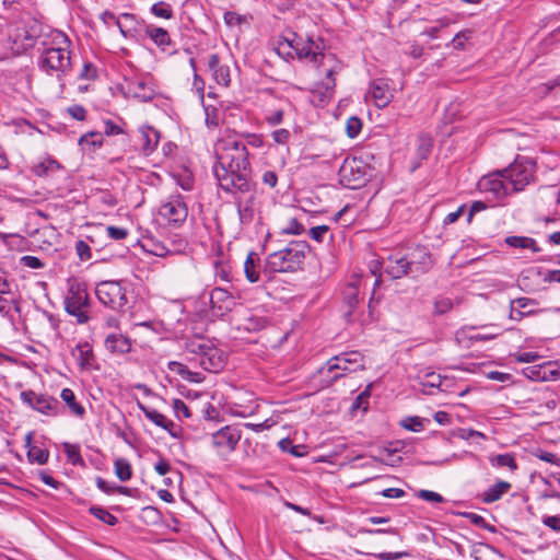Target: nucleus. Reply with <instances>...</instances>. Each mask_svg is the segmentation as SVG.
I'll return each mask as SVG.
<instances>
[{
    "mask_svg": "<svg viewBox=\"0 0 560 560\" xmlns=\"http://www.w3.org/2000/svg\"><path fill=\"white\" fill-rule=\"evenodd\" d=\"M217 163L213 173L221 189L231 187L248 191L250 176L249 153L241 135L226 129L214 143Z\"/></svg>",
    "mask_w": 560,
    "mask_h": 560,
    "instance_id": "obj_1",
    "label": "nucleus"
},
{
    "mask_svg": "<svg viewBox=\"0 0 560 560\" xmlns=\"http://www.w3.org/2000/svg\"><path fill=\"white\" fill-rule=\"evenodd\" d=\"M288 43L300 60H306L319 75H324L312 91L313 102L320 105L328 103L335 94V75L341 71L342 62L334 52L326 49L320 37H302L294 34V38Z\"/></svg>",
    "mask_w": 560,
    "mask_h": 560,
    "instance_id": "obj_2",
    "label": "nucleus"
},
{
    "mask_svg": "<svg viewBox=\"0 0 560 560\" xmlns=\"http://www.w3.org/2000/svg\"><path fill=\"white\" fill-rule=\"evenodd\" d=\"M43 50L38 57V68L49 75H56L63 90L62 78L71 71V40L57 30L50 31L47 39L43 40Z\"/></svg>",
    "mask_w": 560,
    "mask_h": 560,
    "instance_id": "obj_3",
    "label": "nucleus"
},
{
    "mask_svg": "<svg viewBox=\"0 0 560 560\" xmlns=\"http://www.w3.org/2000/svg\"><path fill=\"white\" fill-rule=\"evenodd\" d=\"M185 350L190 361L197 362L205 371L217 373L225 364V355L211 340L196 336L185 341Z\"/></svg>",
    "mask_w": 560,
    "mask_h": 560,
    "instance_id": "obj_4",
    "label": "nucleus"
},
{
    "mask_svg": "<svg viewBox=\"0 0 560 560\" xmlns=\"http://www.w3.org/2000/svg\"><path fill=\"white\" fill-rule=\"evenodd\" d=\"M307 244L301 241H292L284 248L269 254L265 261V270L275 272H293L301 268Z\"/></svg>",
    "mask_w": 560,
    "mask_h": 560,
    "instance_id": "obj_5",
    "label": "nucleus"
},
{
    "mask_svg": "<svg viewBox=\"0 0 560 560\" xmlns=\"http://www.w3.org/2000/svg\"><path fill=\"white\" fill-rule=\"evenodd\" d=\"M512 194L523 191L536 179V163L528 156H516L513 163L502 170Z\"/></svg>",
    "mask_w": 560,
    "mask_h": 560,
    "instance_id": "obj_6",
    "label": "nucleus"
},
{
    "mask_svg": "<svg viewBox=\"0 0 560 560\" xmlns=\"http://www.w3.org/2000/svg\"><path fill=\"white\" fill-rule=\"evenodd\" d=\"M65 310L69 315L75 317L79 324L89 322L90 298L84 283L72 281L69 284L65 298Z\"/></svg>",
    "mask_w": 560,
    "mask_h": 560,
    "instance_id": "obj_7",
    "label": "nucleus"
},
{
    "mask_svg": "<svg viewBox=\"0 0 560 560\" xmlns=\"http://www.w3.org/2000/svg\"><path fill=\"white\" fill-rule=\"evenodd\" d=\"M363 369V355L359 351H347L329 359L319 372L331 375V381H336L347 373H353Z\"/></svg>",
    "mask_w": 560,
    "mask_h": 560,
    "instance_id": "obj_8",
    "label": "nucleus"
},
{
    "mask_svg": "<svg viewBox=\"0 0 560 560\" xmlns=\"http://www.w3.org/2000/svg\"><path fill=\"white\" fill-rule=\"evenodd\" d=\"M98 301L113 311L122 312L128 304L127 288L122 281H102L96 285Z\"/></svg>",
    "mask_w": 560,
    "mask_h": 560,
    "instance_id": "obj_9",
    "label": "nucleus"
},
{
    "mask_svg": "<svg viewBox=\"0 0 560 560\" xmlns=\"http://www.w3.org/2000/svg\"><path fill=\"white\" fill-rule=\"evenodd\" d=\"M20 399L31 409L48 417H57L62 412V407L57 398L47 394L28 389L20 393Z\"/></svg>",
    "mask_w": 560,
    "mask_h": 560,
    "instance_id": "obj_10",
    "label": "nucleus"
},
{
    "mask_svg": "<svg viewBox=\"0 0 560 560\" xmlns=\"http://www.w3.org/2000/svg\"><path fill=\"white\" fill-rule=\"evenodd\" d=\"M341 185L350 189H358L369 180L368 167L358 159L346 160L339 168Z\"/></svg>",
    "mask_w": 560,
    "mask_h": 560,
    "instance_id": "obj_11",
    "label": "nucleus"
},
{
    "mask_svg": "<svg viewBox=\"0 0 560 560\" xmlns=\"http://www.w3.org/2000/svg\"><path fill=\"white\" fill-rule=\"evenodd\" d=\"M241 438V430L225 425L211 434V445L220 457L226 459L235 451Z\"/></svg>",
    "mask_w": 560,
    "mask_h": 560,
    "instance_id": "obj_12",
    "label": "nucleus"
},
{
    "mask_svg": "<svg viewBox=\"0 0 560 560\" xmlns=\"http://www.w3.org/2000/svg\"><path fill=\"white\" fill-rule=\"evenodd\" d=\"M159 214L173 226L182 225L188 217V207L179 194L168 196L160 206Z\"/></svg>",
    "mask_w": 560,
    "mask_h": 560,
    "instance_id": "obj_13",
    "label": "nucleus"
},
{
    "mask_svg": "<svg viewBox=\"0 0 560 560\" xmlns=\"http://www.w3.org/2000/svg\"><path fill=\"white\" fill-rule=\"evenodd\" d=\"M248 191H241L238 188L223 189L232 194L235 199V206L242 223H249L254 219V203L256 200V184L252 178L248 179Z\"/></svg>",
    "mask_w": 560,
    "mask_h": 560,
    "instance_id": "obj_14",
    "label": "nucleus"
},
{
    "mask_svg": "<svg viewBox=\"0 0 560 560\" xmlns=\"http://www.w3.org/2000/svg\"><path fill=\"white\" fill-rule=\"evenodd\" d=\"M506 184V178L501 170L482 176L478 182V188L481 192L491 195L495 200H503L513 195Z\"/></svg>",
    "mask_w": 560,
    "mask_h": 560,
    "instance_id": "obj_15",
    "label": "nucleus"
},
{
    "mask_svg": "<svg viewBox=\"0 0 560 560\" xmlns=\"http://www.w3.org/2000/svg\"><path fill=\"white\" fill-rule=\"evenodd\" d=\"M384 272L392 279H400L411 273L410 262L407 255L401 253L390 254L383 260Z\"/></svg>",
    "mask_w": 560,
    "mask_h": 560,
    "instance_id": "obj_16",
    "label": "nucleus"
},
{
    "mask_svg": "<svg viewBox=\"0 0 560 560\" xmlns=\"http://www.w3.org/2000/svg\"><path fill=\"white\" fill-rule=\"evenodd\" d=\"M21 314V299L11 290L0 293V318L15 326L16 317Z\"/></svg>",
    "mask_w": 560,
    "mask_h": 560,
    "instance_id": "obj_17",
    "label": "nucleus"
},
{
    "mask_svg": "<svg viewBox=\"0 0 560 560\" xmlns=\"http://www.w3.org/2000/svg\"><path fill=\"white\" fill-rule=\"evenodd\" d=\"M210 304L217 314L224 315L236 305V298L223 288H214L210 293Z\"/></svg>",
    "mask_w": 560,
    "mask_h": 560,
    "instance_id": "obj_18",
    "label": "nucleus"
},
{
    "mask_svg": "<svg viewBox=\"0 0 560 560\" xmlns=\"http://www.w3.org/2000/svg\"><path fill=\"white\" fill-rule=\"evenodd\" d=\"M369 94L378 108L386 107L393 100V91L384 79L374 80L370 85Z\"/></svg>",
    "mask_w": 560,
    "mask_h": 560,
    "instance_id": "obj_19",
    "label": "nucleus"
},
{
    "mask_svg": "<svg viewBox=\"0 0 560 560\" xmlns=\"http://www.w3.org/2000/svg\"><path fill=\"white\" fill-rule=\"evenodd\" d=\"M362 285V278L354 276L342 290V300L348 307L347 316H350L360 302V288Z\"/></svg>",
    "mask_w": 560,
    "mask_h": 560,
    "instance_id": "obj_20",
    "label": "nucleus"
},
{
    "mask_svg": "<svg viewBox=\"0 0 560 560\" xmlns=\"http://www.w3.org/2000/svg\"><path fill=\"white\" fill-rule=\"evenodd\" d=\"M407 256L413 275L424 273L432 267L431 255L425 247H417Z\"/></svg>",
    "mask_w": 560,
    "mask_h": 560,
    "instance_id": "obj_21",
    "label": "nucleus"
},
{
    "mask_svg": "<svg viewBox=\"0 0 560 560\" xmlns=\"http://www.w3.org/2000/svg\"><path fill=\"white\" fill-rule=\"evenodd\" d=\"M138 133V142L142 153L150 155L159 144L160 132L151 126H141Z\"/></svg>",
    "mask_w": 560,
    "mask_h": 560,
    "instance_id": "obj_22",
    "label": "nucleus"
},
{
    "mask_svg": "<svg viewBox=\"0 0 560 560\" xmlns=\"http://www.w3.org/2000/svg\"><path fill=\"white\" fill-rule=\"evenodd\" d=\"M104 346L112 354L121 355L131 351L132 342L129 337L120 332H113L106 336Z\"/></svg>",
    "mask_w": 560,
    "mask_h": 560,
    "instance_id": "obj_23",
    "label": "nucleus"
},
{
    "mask_svg": "<svg viewBox=\"0 0 560 560\" xmlns=\"http://www.w3.org/2000/svg\"><path fill=\"white\" fill-rule=\"evenodd\" d=\"M144 34L162 50L170 51L174 47L168 32L160 26L148 24L144 25Z\"/></svg>",
    "mask_w": 560,
    "mask_h": 560,
    "instance_id": "obj_24",
    "label": "nucleus"
},
{
    "mask_svg": "<svg viewBox=\"0 0 560 560\" xmlns=\"http://www.w3.org/2000/svg\"><path fill=\"white\" fill-rule=\"evenodd\" d=\"M208 67L215 82L222 86H229L231 82L230 68L222 65L217 54H212L208 59Z\"/></svg>",
    "mask_w": 560,
    "mask_h": 560,
    "instance_id": "obj_25",
    "label": "nucleus"
},
{
    "mask_svg": "<svg viewBox=\"0 0 560 560\" xmlns=\"http://www.w3.org/2000/svg\"><path fill=\"white\" fill-rule=\"evenodd\" d=\"M62 165L54 158L47 155L32 166V173L37 177H54L62 171Z\"/></svg>",
    "mask_w": 560,
    "mask_h": 560,
    "instance_id": "obj_26",
    "label": "nucleus"
},
{
    "mask_svg": "<svg viewBox=\"0 0 560 560\" xmlns=\"http://www.w3.org/2000/svg\"><path fill=\"white\" fill-rule=\"evenodd\" d=\"M73 357L77 359L81 370H90L94 361L92 347L89 342H80L72 350Z\"/></svg>",
    "mask_w": 560,
    "mask_h": 560,
    "instance_id": "obj_27",
    "label": "nucleus"
},
{
    "mask_svg": "<svg viewBox=\"0 0 560 560\" xmlns=\"http://www.w3.org/2000/svg\"><path fill=\"white\" fill-rule=\"evenodd\" d=\"M100 19L105 24H108L109 22H114L117 25L120 34L125 38H136L137 37V27L128 26L126 23H121L120 15L116 16L113 12L106 10L100 15Z\"/></svg>",
    "mask_w": 560,
    "mask_h": 560,
    "instance_id": "obj_28",
    "label": "nucleus"
},
{
    "mask_svg": "<svg viewBox=\"0 0 560 560\" xmlns=\"http://www.w3.org/2000/svg\"><path fill=\"white\" fill-rule=\"evenodd\" d=\"M511 487L512 485L510 482L500 480L483 491L482 501L485 503H493L500 500L511 489Z\"/></svg>",
    "mask_w": 560,
    "mask_h": 560,
    "instance_id": "obj_29",
    "label": "nucleus"
},
{
    "mask_svg": "<svg viewBox=\"0 0 560 560\" xmlns=\"http://www.w3.org/2000/svg\"><path fill=\"white\" fill-rule=\"evenodd\" d=\"M60 398L68 406L72 415L80 419L85 416V408L77 401L75 394L71 388H63L60 393Z\"/></svg>",
    "mask_w": 560,
    "mask_h": 560,
    "instance_id": "obj_30",
    "label": "nucleus"
},
{
    "mask_svg": "<svg viewBox=\"0 0 560 560\" xmlns=\"http://www.w3.org/2000/svg\"><path fill=\"white\" fill-rule=\"evenodd\" d=\"M505 243L515 248H522V249H528L533 253L539 252V247L537 245V242L527 236H508L505 238Z\"/></svg>",
    "mask_w": 560,
    "mask_h": 560,
    "instance_id": "obj_31",
    "label": "nucleus"
},
{
    "mask_svg": "<svg viewBox=\"0 0 560 560\" xmlns=\"http://www.w3.org/2000/svg\"><path fill=\"white\" fill-rule=\"evenodd\" d=\"M259 257L256 253L250 252L244 264V271L249 282H257L259 280V272L257 270Z\"/></svg>",
    "mask_w": 560,
    "mask_h": 560,
    "instance_id": "obj_32",
    "label": "nucleus"
},
{
    "mask_svg": "<svg viewBox=\"0 0 560 560\" xmlns=\"http://www.w3.org/2000/svg\"><path fill=\"white\" fill-rule=\"evenodd\" d=\"M137 405H138V408L144 415V417L147 419H149L151 422H153L156 427H160L163 429V428H166L167 424H170L168 419L164 415L159 412L158 410L149 408L140 401H138Z\"/></svg>",
    "mask_w": 560,
    "mask_h": 560,
    "instance_id": "obj_33",
    "label": "nucleus"
},
{
    "mask_svg": "<svg viewBox=\"0 0 560 560\" xmlns=\"http://www.w3.org/2000/svg\"><path fill=\"white\" fill-rule=\"evenodd\" d=\"M79 144L82 147L83 150L90 148H101L103 144V135L98 131L88 132L81 136V138L79 139Z\"/></svg>",
    "mask_w": 560,
    "mask_h": 560,
    "instance_id": "obj_34",
    "label": "nucleus"
},
{
    "mask_svg": "<svg viewBox=\"0 0 560 560\" xmlns=\"http://www.w3.org/2000/svg\"><path fill=\"white\" fill-rule=\"evenodd\" d=\"M115 474L120 481H127L132 476L131 465L126 458H117L115 460Z\"/></svg>",
    "mask_w": 560,
    "mask_h": 560,
    "instance_id": "obj_35",
    "label": "nucleus"
},
{
    "mask_svg": "<svg viewBox=\"0 0 560 560\" xmlns=\"http://www.w3.org/2000/svg\"><path fill=\"white\" fill-rule=\"evenodd\" d=\"M490 463L493 467H508L512 471L517 468L516 460L511 454H498L490 457Z\"/></svg>",
    "mask_w": 560,
    "mask_h": 560,
    "instance_id": "obj_36",
    "label": "nucleus"
},
{
    "mask_svg": "<svg viewBox=\"0 0 560 560\" xmlns=\"http://www.w3.org/2000/svg\"><path fill=\"white\" fill-rule=\"evenodd\" d=\"M522 374L534 382H546V371H544V363L527 366L523 369Z\"/></svg>",
    "mask_w": 560,
    "mask_h": 560,
    "instance_id": "obj_37",
    "label": "nucleus"
},
{
    "mask_svg": "<svg viewBox=\"0 0 560 560\" xmlns=\"http://www.w3.org/2000/svg\"><path fill=\"white\" fill-rule=\"evenodd\" d=\"M135 96L143 102L151 101L154 97V90L144 81H138L133 84Z\"/></svg>",
    "mask_w": 560,
    "mask_h": 560,
    "instance_id": "obj_38",
    "label": "nucleus"
},
{
    "mask_svg": "<svg viewBox=\"0 0 560 560\" xmlns=\"http://www.w3.org/2000/svg\"><path fill=\"white\" fill-rule=\"evenodd\" d=\"M49 457V452L47 450L40 448L38 446H31L27 451V458L30 463H35L38 465H44L47 463Z\"/></svg>",
    "mask_w": 560,
    "mask_h": 560,
    "instance_id": "obj_39",
    "label": "nucleus"
},
{
    "mask_svg": "<svg viewBox=\"0 0 560 560\" xmlns=\"http://www.w3.org/2000/svg\"><path fill=\"white\" fill-rule=\"evenodd\" d=\"M90 513L93 516H95L97 520H100L101 522H103L107 525H110V526L116 525L118 522V520L115 515H113L112 513H109L107 510H105L103 508L92 506L90 509Z\"/></svg>",
    "mask_w": 560,
    "mask_h": 560,
    "instance_id": "obj_40",
    "label": "nucleus"
},
{
    "mask_svg": "<svg viewBox=\"0 0 560 560\" xmlns=\"http://www.w3.org/2000/svg\"><path fill=\"white\" fill-rule=\"evenodd\" d=\"M151 13L153 15H155L156 18H162V19H166V20H171L174 16V12H173L171 4H168L164 1H159V2L154 3L151 7Z\"/></svg>",
    "mask_w": 560,
    "mask_h": 560,
    "instance_id": "obj_41",
    "label": "nucleus"
},
{
    "mask_svg": "<svg viewBox=\"0 0 560 560\" xmlns=\"http://www.w3.org/2000/svg\"><path fill=\"white\" fill-rule=\"evenodd\" d=\"M433 306L434 315H444L454 307V302L450 298L439 296L435 299Z\"/></svg>",
    "mask_w": 560,
    "mask_h": 560,
    "instance_id": "obj_42",
    "label": "nucleus"
},
{
    "mask_svg": "<svg viewBox=\"0 0 560 560\" xmlns=\"http://www.w3.org/2000/svg\"><path fill=\"white\" fill-rule=\"evenodd\" d=\"M63 450L68 457V460L72 465L83 464V458L80 454V447L77 444L63 443Z\"/></svg>",
    "mask_w": 560,
    "mask_h": 560,
    "instance_id": "obj_43",
    "label": "nucleus"
},
{
    "mask_svg": "<svg viewBox=\"0 0 560 560\" xmlns=\"http://www.w3.org/2000/svg\"><path fill=\"white\" fill-rule=\"evenodd\" d=\"M429 423V420L420 417H408L401 421V425L412 432H420L424 429V424Z\"/></svg>",
    "mask_w": 560,
    "mask_h": 560,
    "instance_id": "obj_44",
    "label": "nucleus"
},
{
    "mask_svg": "<svg viewBox=\"0 0 560 560\" xmlns=\"http://www.w3.org/2000/svg\"><path fill=\"white\" fill-rule=\"evenodd\" d=\"M417 142V154L421 160H425L431 153L432 140L427 136H420Z\"/></svg>",
    "mask_w": 560,
    "mask_h": 560,
    "instance_id": "obj_45",
    "label": "nucleus"
},
{
    "mask_svg": "<svg viewBox=\"0 0 560 560\" xmlns=\"http://www.w3.org/2000/svg\"><path fill=\"white\" fill-rule=\"evenodd\" d=\"M362 129V121L360 118L352 116L346 122V132L349 138H355Z\"/></svg>",
    "mask_w": 560,
    "mask_h": 560,
    "instance_id": "obj_46",
    "label": "nucleus"
},
{
    "mask_svg": "<svg viewBox=\"0 0 560 560\" xmlns=\"http://www.w3.org/2000/svg\"><path fill=\"white\" fill-rule=\"evenodd\" d=\"M172 407H173L174 412L177 418L183 417V418L188 419L191 417L190 409L188 408V406L185 404L184 400H182L179 398L174 399Z\"/></svg>",
    "mask_w": 560,
    "mask_h": 560,
    "instance_id": "obj_47",
    "label": "nucleus"
},
{
    "mask_svg": "<svg viewBox=\"0 0 560 560\" xmlns=\"http://www.w3.org/2000/svg\"><path fill=\"white\" fill-rule=\"evenodd\" d=\"M206 112V125L209 128H215L220 125V113L217 108L205 107Z\"/></svg>",
    "mask_w": 560,
    "mask_h": 560,
    "instance_id": "obj_48",
    "label": "nucleus"
},
{
    "mask_svg": "<svg viewBox=\"0 0 560 560\" xmlns=\"http://www.w3.org/2000/svg\"><path fill=\"white\" fill-rule=\"evenodd\" d=\"M536 313L537 312L535 310L523 311L516 305V303H514V301H511L510 318L513 320L520 322L525 316H529Z\"/></svg>",
    "mask_w": 560,
    "mask_h": 560,
    "instance_id": "obj_49",
    "label": "nucleus"
},
{
    "mask_svg": "<svg viewBox=\"0 0 560 560\" xmlns=\"http://www.w3.org/2000/svg\"><path fill=\"white\" fill-rule=\"evenodd\" d=\"M107 235L114 241L125 240L129 235L128 229L108 225L106 226Z\"/></svg>",
    "mask_w": 560,
    "mask_h": 560,
    "instance_id": "obj_50",
    "label": "nucleus"
},
{
    "mask_svg": "<svg viewBox=\"0 0 560 560\" xmlns=\"http://www.w3.org/2000/svg\"><path fill=\"white\" fill-rule=\"evenodd\" d=\"M544 371H546V382L560 380V370L553 361L544 362Z\"/></svg>",
    "mask_w": 560,
    "mask_h": 560,
    "instance_id": "obj_51",
    "label": "nucleus"
},
{
    "mask_svg": "<svg viewBox=\"0 0 560 560\" xmlns=\"http://www.w3.org/2000/svg\"><path fill=\"white\" fill-rule=\"evenodd\" d=\"M370 388L371 385H369L353 401L352 404V410L362 409L365 411L368 409V399L370 397Z\"/></svg>",
    "mask_w": 560,
    "mask_h": 560,
    "instance_id": "obj_52",
    "label": "nucleus"
},
{
    "mask_svg": "<svg viewBox=\"0 0 560 560\" xmlns=\"http://www.w3.org/2000/svg\"><path fill=\"white\" fill-rule=\"evenodd\" d=\"M417 497L433 503H443L445 501V499L440 493L431 490H419Z\"/></svg>",
    "mask_w": 560,
    "mask_h": 560,
    "instance_id": "obj_53",
    "label": "nucleus"
},
{
    "mask_svg": "<svg viewBox=\"0 0 560 560\" xmlns=\"http://www.w3.org/2000/svg\"><path fill=\"white\" fill-rule=\"evenodd\" d=\"M303 231L304 226L295 218L290 219L287 225L282 229V233L291 235H299Z\"/></svg>",
    "mask_w": 560,
    "mask_h": 560,
    "instance_id": "obj_54",
    "label": "nucleus"
},
{
    "mask_svg": "<svg viewBox=\"0 0 560 560\" xmlns=\"http://www.w3.org/2000/svg\"><path fill=\"white\" fill-rule=\"evenodd\" d=\"M97 77V70L95 66L91 62H84L80 73L79 79L81 80H94Z\"/></svg>",
    "mask_w": 560,
    "mask_h": 560,
    "instance_id": "obj_55",
    "label": "nucleus"
},
{
    "mask_svg": "<svg viewBox=\"0 0 560 560\" xmlns=\"http://www.w3.org/2000/svg\"><path fill=\"white\" fill-rule=\"evenodd\" d=\"M22 266L31 269H40L45 264L36 256L25 255L20 259Z\"/></svg>",
    "mask_w": 560,
    "mask_h": 560,
    "instance_id": "obj_56",
    "label": "nucleus"
},
{
    "mask_svg": "<svg viewBox=\"0 0 560 560\" xmlns=\"http://www.w3.org/2000/svg\"><path fill=\"white\" fill-rule=\"evenodd\" d=\"M450 24H451V20L450 19H447V18L439 19L436 21V25L427 28L424 31V34H427L431 38H436L440 30L443 28V27L448 26Z\"/></svg>",
    "mask_w": 560,
    "mask_h": 560,
    "instance_id": "obj_57",
    "label": "nucleus"
},
{
    "mask_svg": "<svg viewBox=\"0 0 560 560\" xmlns=\"http://www.w3.org/2000/svg\"><path fill=\"white\" fill-rule=\"evenodd\" d=\"M122 127L115 121L107 119L104 121V133L108 137L124 133Z\"/></svg>",
    "mask_w": 560,
    "mask_h": 560,
    "instance_id": "obj_58",
    "label": "nucleus"
},
{
    "mask_svg": "<svg viewBox=\"0 0 560 560\" xmlns=\"http://www.w3.org/2000/svg\"><path fill=\"white\" fill-rule=\"evenodd\" d=\"M516 362L521 363H529L537 361L540 355L537 352L528 351V352H517L512 355Z\"/></svg>",
    "mask_w": 560,
    "mask_h": 560,
    "instance_id": "obj_59",
    "label": "nucleus"
},
{
    "mask_svg": "<svg viewBox=\"0 0 560 560\" xmlns=\"http://www.w3.org/2000/svg\"><path fill=\"white\" fill-rule=\"evenodd\" d=\"M67 112L75 120L83 121L86 118V109L82 105H72L67 108Z\"/></svg>",
    "mask_w": 560,
    "mask_h": 560,
    "instance_id": "obj_60",
    "label": "nucleus"
},
{
    "mask_svg": "<svg viewBox=\"0 0 560 560\" xmlns=\"http://www.w3.org/2000/svg\"><path fill=\"white\" fill-rule=\"evenodd\" d=\"M75 250L81 260H89L91 258V248L85 241H78L75 243Z\"/></svg>",
    "mask_w": 560,
    "mask_h": 560,
    "instance_id": "obj_61",
    "label": "nucleus"
},
{
    "mask_svg": "<svg viewBox=\"0 0 560 560\" xmlns=\"http://www.w3.org/2000/svg\"><path fill=\"white\" fill-rule=\"evenodd\" d=\"M271 137L276 143L287 144L288 141L290 140L291 133L288 129L281 128L272 131Z\"/></svg>",
    "mask_w": 560,
    "mask_h": 560,
    "instance_id": "obj_62",
    "label": "nucleus"
},
{
    "mask_svg": "<svg viewBox=\"0 0 560 560\" xmlns=\"http://www.w3.org/2000/svg\"><path fill=\"white\" fill-rule=\"evenodd\" d=\"M545 526L549 527L553 532L560 533V516L558 515H545L541 518Z\"/></svg>",
    "mask_w": 560,
    "mask_h": 560,
    "instance_id": "obj_63",
    "label": "nucleus"
},
{
    "mask_svg": "<svg viewBox=\"0 0 560 560\" xmlns=\"http://www.w3.org/2000/svg\"><path fill=\"white\" fill-rule=\"evenodd\" d=\"M544 282H557L560 283V269L546 270L544 272L538 271Z\"/></svg>",
    "mask_w": 560,
    "mask_h": 560,
    "instance_id": "obj_64",
    "label": "nucleus"
}]
</instances>
